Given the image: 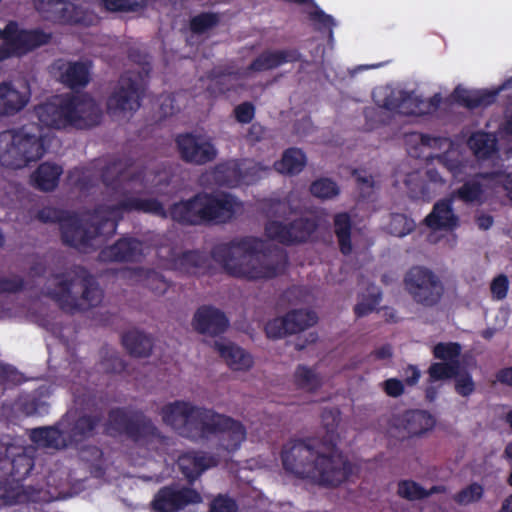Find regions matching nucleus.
Listing matches in <instances>:
<instances>
[{
  "label": "nucleus",
  "instance_id": "ddd939ff",
  "mask_svg": "<svg viewBox=\"0 0 512 512\" xmlns=\"http://www.w3.org/2000/svg\"><path fill=\"white\" fill-rule=\"evenodd\" d=\"M317 227L316 220L307 217L296 218L289 223L272 220L265 225V235L280 244L291 246L306 242Z\"/></svg>",
  "mask_w": 512,
  "mask_h": 512
},
{
  "label": "nucleus",
  "instance_id": "a211bd4d",
  "mask_svg": "<svg viewBox=\"0 0 512 512\" xmlns=\"http://www.w3.org/2000/svg\"><path fill=\"white\" fill-rule=\"evenodd\" d=\"M106 213L110 215L118 226V222L123 218L124 212H139L150 214L153 216L164 219L166 217L163 203L156 198H139V197H126L115 205H106Z\"/></svg>",
  "mask_w": 512,
  "mask_h": 512
},
{
  "label": "nucleus",
  "instance_id": "393cba45",
  "mask_svg": "<svg viewBox=\"0 0 512 512\" xmlns=\"http://www.w3.org/2000/svg\"><path fill=\"white\" fill-rule=\"evenodd\" d=\"M301 60V53L297 49L265 50L260 53L247 67L251 72L269 71L285 63Z\"/></svg>",
  "mask_w": 512,
  "mask_h": 512
},
{
  "label": "nucleus",
  "instance_id": "49530a36",
  "mask_svg": "<svg viewBox=\"0 0 512 512\" xmlns=\"http://www.w3.org/2000/svg\"><path fill=\"white\" fill-rule=\"evenodd\" d=\"M461 351L462 347L458 342H439L433 347L432 353L434 358L446 363H455L460 367Z\"/></svg>",
  "mask_w": 512,
  "mask_h": 512
},
{
  "label": "nucleus",
  "instance_id": "72a5a7b5",
  "mask_svg": "<svg viewBox=\"0 0 512 512\" xmlns=\"http://www.w3.org/2000/svg\"><path fill=\"white\" fill-rule=\"evenodd\" d=\"M63 169L60 165L44 162L34 171L31 178L34 186L44 192L53 191L59 184Z\"/></svg>",
  "mask_w": 512,
  "mask_h": 512
},
{
  "label": "nucleus",
  "instance_id": "a19ab883",
  "mask_svg": "<svg viewBox=\"0 0 512 512\" xmlns=\"http://www.w3.org/2000/svg\"><path fill=\"white\" fill-rule=\"evenodd\" d=\"M291 334H297L317 323L318 317L314 311L306 309H295L285 316Z\"/></svg>",
  "mask_w": 512,
  "mask_h": 512
},
{
  "label": "nucleus",
  "instance_id": "c85d7f7f",
  "mask_svg": "<svg viewBox=\"0 0 512 512\" xmlns=\"http://www.w3.org/2000/svg\"><path fill=\"white\" fill-rule=\"evenodd\" d=\"M213 458L203 453L188 452L179 456L177 465L187 482L192 485L194 481L209 467Z\"/></svg>",
  "mask_w": 512,
  "mask_h": 512
},
{
  "label": "nucleus",
  "instance_id": "3c124183",
  "mask_svg": "<svg viewBox=\"0 0 512 512\" xmlns=\"http://www.w3.org/2000/svg\"><path fill=\"white\" fill-rule=\"evenodd\" d=\"M310 193L320 199H331L340 193V189L333 180L319 178L311 183Z\"/></svg>",
  "mask_w": 512,
  "mask_h": 512
},
{
  "label": "nucleus",
  "instance_id": "4c0bfd02",
  "mask_svg": "<svg viewBox=\"0 0 512 512\" xmlns=\"http://www.w3.org/2000/svg\"><path fill=\"white\" fill-rule=\"evenodd\" d=\"M467 144L478 159H489L497 152V139L488 132H474L468 138Z\"/></svg>",
  "mask_w": 512,
  "mask_h": 512
},
{
  "label": "nucleus",
  "instance_id": "79ce46f5",
  "mask_svg": "<svg viewBox=\"0 0 512 512\" xmlns=\"http://www.w3.org/2000/svg\"><path fill=\"white\" fill-rule=\"evenodd\" d=\"M81 459L89 462V471L95 478H102L106 473V459L102 449L89 445L81 451Z\"/></svg>",
  "mask_w": 512,
  "mask_h": 512
},
{
  "label": "nucleus",
  "instance_id": "4d7b16f0",
  "mask_svg": "<svg viewBox=\"0 0 512 512\" xmlns=\"http://www.w3.org/2000/svg\"><path fill=\"white\" fill-rule=\"evenodd\" d=\"M456 195L460 200L466 203L476 202L480 200L483 195L482 185L475 180L467 181L457 189Z\"/></svg>",
  "mask_w": 512,
  "mask_h": 512
},
{
  "label": "nucleus",
  "instance_id": "1a4fd4ad",
  "mask_svg": "<svg viewBox=\"0 0 512 512\" xmlns=\"http://www.w3.org/2000/svg\"><path fill=\"white\" fill-rule=\"evenodd\" d=\"M106 205H98L87 213L82 220L75 212H70L60 228L61 240L64 245L87 252L93 248V240L97 237H111L116 233V223L106 213Z\"/></svg>",
  "mask_w": 512,
  "mask_h": 512
},
{
  "label": "nucleus",
  "instance_id": "e2e57ef3",
  "mask_svg": "<svg viewBox=\"0 0 512 512\" xmlns=\"http://www.w3.org/2000/svg\"><path fill=\"white\" fill-rule=\"evenodd\" d=\"M289 329L284 316L269 320L265 325V333L271 339H281L287 335H292Z\"/></svg>",
  "mask_w": 512,
  "mask_h": 512
},
{
  "label": "nucleus",
  "instance_id": "de8ad7c7",
  "mask_svg": "<svg viewBox=\"0 0 512 512\" xmlns=\"http://www.w3.org/2000/svg\"><path fill=\"white\" fill-rule=\"evenodd\" d=\"M106 12H137L146 6V0H96Z\"/></svg>",
  "mask_w": 512,
  "mask_h": 512
},
{
  "label": "nucleus",
  "instance_id": "2f4dec72",
  "mask_svg": "<svg viewBox=\"0 0 512 512\" xmlns=\"http://www.w3.org/2000/svg\"><path fill=\"white\" fill-rule=\"evenodd\" d=\"M215 350L223 358L227 365L237 371H246L253 366V357L243 348L233 344L214 343Z\"/></svg>",
  "mask_w": 512,
  "mask_h": 512
},
{
  "label": "nucleus",
  "instance_id": "bf43d9fd",
  "mask_svg": "<svg viewBox=\"0 0 512 512\" xmlns=\"http://www.w3.org/2000/svg\"><path fill=\"white\" fill-rule=\"evenodd\" d=\"M145 286L157 295H163L170 287V282L159 272L149 270L145 278Z\"/></svg>",
  "mask_w": 512,
  "mask_h": 512
},
{
  "label": "nucleus",
  "instance_id": "338daca9",
  "mask_svg": "<svg viewBox=\"0 0 512 512\" xmlns=\"http://www.w3.org/2000/svg\"><path fill=\"white\" fill-rule=\"evenodd\" d=\"M491 294L496 300H503L506 298L509 290V280L505 274L496 276L490 285Z\"/></svg>",
  "mask_w": 512,
  "mask_h": 512
},
{
  "label": "nucleus",
  "instance_id": "423d86ee",
  "mask_svg": "<svg viewBox=\"0 0 512 512\" xmlns=\"http://www.w3.org/2000/svg\"><path fill=\"white\" fill-rule=\"evenodd\" d=\"M65 276L64 273L55 274L56 287L48 288L46 293L63 311L69 313L85 311L101 303L103 292L94 276L86 268L76 266L72 270L70 279Z\"/></svg>",
  "mask_w": 512,
  "mask_h": 512
},
{
  "label": "nucleus",
  "instance_id": "412c9836",
  "mask_svg": "<svg viewBox=\"0 0 512 512\" xmlns=\"http://www.w3.org/2000/svg\"><path fill=\"white\" fill-rule=\"evenodd\" d=\"M192 326L196 332L203 335L219 336L229 327L226 314L213 305H202L193 315Z\"/></svg>",
  "mask_w": 512,
  "mask_h": 512
},
{
  "label": "nucleus",
  "instance_id": "4be33fe9",
  "mask_svg": "<svg viewBox=\"0 0 512 512\" xmlns=\"http://www.w3.org/2000/svg\"><path fill=\"white\" fill-rule=\"evenodd\" d=\"M53 68L59 74V81L71 90L85 88L90 82V62L58 59L54 62Z\"/></svg>",
  "mask_w": 512,
  "mask_h": 512
},
{
  "label": "nucleus",
  "instance_id": "a878e982",
  "mask_svg": "<svg viewBox=\"0 0 512 512\" xmlns=\"http://www.w3.org/2000/svg\"><path fill=\"white\" fill-rule=\"evenodd\" d=\"M40 491L32 486H24L8 475L0 480V501L5 505L27 504L36 502Z\"/></svg>",
  "mask_w": 512,
  "mask_h": 512
},
{
  "label": "nucleus",
  "instance_id": "c9c22d12",
  "mask_svg": "<svg viewBox=\"0 0 512 512\" xmlns=\"http://www.w3.org/2000/svg\"><path fill=\"white\" fill-rule=\"evenodd\" d=\"M121 340L124 348L133 357H148L152 352L153 339L142 331H128L122 335Z\"/></svg>",
  "mask_w": 512,
  "mask_h": 512
},
{
  "label": "nucleus",
  "instance_id": "4468645a",
  "mask_svg": "<svg viewBox=\"0 0 512 512\" xmlns=\"http://www.w3.org/2000/svg\"><path fill=\"white\" fill-rule=\"evenodd\" d=\"M202 501L201 493L195 488L170 484L157 491L151 501V508L154 512H179Z\"/></svg>",
  "mask_w": 512,
  "mask_h": 512
},
{
  "label": "nucleus",
  "instance_id": "9d476101",
  "mask_svg": "<svg viewBox=\"0 0 512 512\" xmlns=\"http://www.w3.org/2000/svg\"><path fill=\"white\" fill-rule=\"evenodd\" d=\"M147 83L138 71L123 72L106 100L108 114H133L139 110L146 95Z\"/></svg>",
  "mask_w": 512,
  "mask_h": 512
},
{
  "label": "nucleus",
  "instance_id": "c756f323",
  "mask_svg": "<svg viewBox=\"0 0 512 512\" xmlns=\"http://www.w3.org/2000/svg\"><path fill=\"white\" fill-rule=\"evenodd\" d=\"M425 224L432 230L454 229L458 225V217L453 212L452 201L443 199L436 202L426 216Z\"/></svg>",
  "mask_w": 512,
  "mask_h": 512
},
{
  "label": "nucleus",
  "instance_id": "aec40b11",
  "mask_svg": "<svg viewBox=\"0 0 512 512\" xmlns=\"http://www.w3.org/2000/svg\"><path fill=\"white\" fill-rule=\"evenodd\" d=\"M144 257L143 242L134 237H121L114 244L103 248L99 258L104 262L137 263Z\"/></svg>",
  "mask_w": 512,
  "mask_h": 512
},
{
  "label": "nucleus",
  "instance_id": "cd10ccee",
  "mask_svg": "<svg viewBox=\"0 0 512 512\" xmlns=\"http://www.w3.org/2000/svg\"><path fill=\"white\" fill-rule=\"evenodd\" d=\"M175 270L186 275H200L209 267L210 258L200 250H188L174 257L172 261Z\"/></svg>",
  "mask_w": 512,
  "mask_h": 512
},
{
  "label": "nucleus",
  "instance_id": "f704fd0d",
  "mask_svg": "<svg viewBox=\"0 0 512 512\" xmlns=\"http://www.w3.org/2000/svg\"><path fill=\"white\" fill-rule=\"evenodd\" d=\"M28 99L11 83L0 84V116H12L22 110Z\"/></svg>",
  "mask_w": 512,
  "mask_h": 512
},
{
  "label": "nucleus",
  "instance_id": "7c9ffc66",
  "mask_svg": "<svg viewBox=\"0 0 512 512\" xmlns=\"http://www.w3.org/2000/svg\"><path fill=\"white\" fill-rule=\"evenodd\" d=\"M425 100L413 93L401 92L398 98H386L383 106L390 111L405 116H422L426 114Z\"/></svg>",
  "mask_w": 512,
  "mask_h": 512
},
{
  "label": "nucleus",
  "instance_id": "5701e85b",
  "mask_svg": "<svg viewBox=\"0 0 512 512\" xmlns=\"http://www.w3.org/2000/svg\"><path fill=\"white\" fill-rule=\"evenodd\" d=\"M51 39V34L41 29H21L15 21V28L8 39L7 44L12 47L15 57H22L35 49L46 45Z\"/></svg>",
  "mask_w": 512,
  "mask_h": 512
},
{
  "label": "nucleus",
  "instance_id": "c03bdc74",
  "mask_svg": "<svg viewBox=\"0 0 512 512\" xmlns=\"http://www.w3.org/2000/svg\"><path fill=\"white\" fill-rule=\"evenodd\" d=\"M294 381L297 387L310 392L318 390L322 381L320 376L305 365H298L294 373Z\"/></svg>",
  "mask_w": 512,
  "mask_h": 512
},
{
  "label": "nucleus",
  "instance_id": "69168bd1",
  "mask_svg": "<svg viewBox=\"0 0 512 512\" xmlns=\"http://www.w3.org/2000/svg\"><path fill=\"white\" fill-rule=\"evenodd\" d=\"M236 121L240 124H249L255 117V106L249 101L237 105L233 110Z\"/></svg>",
  "mask_w": 512,
  "mask_h": 512
},
{
  "label": "nucleus",
  "instance_id": "0eeeda50",
  "mask_svg": "<svg viewBox=\"0 0 512 512\" xmlns=\"http://www.w3.org/2000/svg\"><path fill=\"white\" fill-rule=\"evenodd\" d=\"M45 153L43 129L36 123L0 132V164L6 168H24Z\"/></svg>",
  "mask_w": 512,
  "mask_h": 512
},
{
  "label": "nucleus",
  "instance_id": "774afa93",
  "mask_svg": "<svg viewBox=\"0 0 512 512\" xmlns=\"http://www.w3.org/2000/svg\"><path fill=\"white\" fill-rule=\"evenodd\" d=\"M237 504L234 499L228 496H217L210 505L209 512H236Z\"/></svg>",
  "mask_w": 512,
  "mask_h": 512
},
{
  "label": "nucleus",
  "instance_id": "052dcab7",
  "mask_svg": "<svg viewBox=\"0 0 512 512\" xmlns=\"http://www.w3.org/2000/svg\"><path fill=\"white\" fill-rule=\"evenodd\" d=\"M338 412L333 410H324L321 417L322 422L326 427V437L329 444L335 447L337 444L338 434L336 432L338 426Z\"/></svg>",
  "mask_w": 512,
  "mask_h": 512
},
{
  "label": "nucleus",
  "instance_id": "f03ea898",
  "mask_svg": "<svg viewBox=\"0 0 512 512\" xmlns=\"http://www.w3.org/2000/svg\"><path fill=\"white\" fill-rule=\"evenodd\" d=\"M211 257L235 278L248 281L270 280L286 273L287 252L278 247L263 249L261 239L245 236L215 245Z\"/></svg>",
  "mask_w": 512,
  "mask_h": 512
},
{
  "label": "nucleus",
  "instance_id": "9b49d317",
  "mask_svg": "<svg viewBox=\"0 0 512 512\" xmlns=\"http://www.w3.org/2000/svg\"><path fill=\"white\" fill-rule=\"evenodd\" d=\"M404 288L413 301L423 307L437 305L443 294L444 285L429 268L413 266L405 274Z\"/></svg>",
  "mask_w": 512,
  "mask_h": 512
},
{
  "label": "nucleus",
  "instance_id": "864d4df0",
  "mask_svg": "<svg viewBox=\"0 0 512 512\" xmlns=\"http://www.w3.org/2000/svg\"><path fill=\"white\" fill-rule=\"evenodd\" d=\"M458 372L459 367L455 363L434 362L428 368L429 380L431 382L451 379L456 377Z\"/></svg>",
  "mask_w": 512,
  "mask_h": 512
},
{
  "label": "nucleus",
  "instance_id": "6ab92c4d",
  "mask_svg": "<svg viewBox=\"0 0 512 512\" xmlns=\"http://www.w3.org/2000/svg\"><path fill=\"white\" fill-rule=\"evenodd\" d=\"M434 417L424 410H409L402 415L394 416L391 427L400 431L399 439L421 436L435 426Z\"/></svg>",
  "mask_w": 512,
  "mask_h": 512
},
{
  "label": "nucleus",
  "instance_id": "f257e3e1",
  "mask_svg": "<svg viewBox=\"0 0 512 512\" xmlns=\"http://www.w3.org/2000/svg\"><path fill=\"white\" fill-rule=\"evenodd\" d=\"M163 422L180 436L195 442L215 438L217 446L229 453L237 451L246 440L244 424L213 409L176 400L161 409Z\"/></svg>",
  "mask_w": 512,
  "mask_h": 512
},
{
  "label": "nucleus",
  "instance_id": "5fc2aeb1",
  "mask_svg": "<svg viewBox=\"0 0 512 512\" xmlns=\"http://www.w3.org/2000/svg\"><path fill=\"white\" fill-rule=\"evenodd\" d=\"M397 494L404 499L414 501L427 498L426 489L413 480L398 482Z\"/></svg>",
  "mask_w": 512,
  "mask_h": 512
},
{
  "label": "nucleus",
  "instance_id": "dca6fc26",
  "mask_svg": "<svg viewBox=\"0 0 512 512\" xmlns=\"http://www.w3.org/2000/svg\"><path fill=\"white\" fill-rule=\"evenodd\" d=\"M229 185L253 184L268 175L269 166L252 159H235L218 166Z\"/></svg>",
  "mask_w": 512,
  "mask_h": 512
},
{
  "label": "nucleus",
  "instance_id": "a18cd8bd",
  "mask_svg": "<svg viewBox=\"0 0 512 512\" xmlns=\"http://www.w3.org/2000/svg\"><path fill=\"white\" fill-rule=\"evenodd\" d=\"M494 189L502 188L506 196L512 200V172L506 173L502 170L482 172L477 175Z\"/></svg>",
  "mask_w": 512,
  "mask_h": 512
},
{
  "label": "nucleus",
  "instance_id": "b1692460",
  "mask_svg": "<svg viewBox=\"0 0 512 512\" xmlns=\"http://www.w3.org/2000/svg\"><path fill=\"white\" fill-rule=\"evenodd\" d=\"M512 87V78L503 82V84L495 91L488 90H468L461 86H457L452 97L454 101L468 109L485 108L492 105L496 101L498 93L502 90Z\"/></svg>",
  "mask_w": 512,
  "mask_h": 512
},
{
  "label": "nucleus",
  "instance_id": "ea45409f",
  "mask_svg": "<svg viewBox=\"0 0 512 512\" xmlns=\"http://www.w3.org/2000/svg\"><path fill=\"white\" fill-rule=\"evenodd\" d=\"M306 165V155L299 148H288L284 151L282 158L273 165L274 169L281 174L295 175L300 173Z\"/></svg>",
  "mask_w": 512,
  "mask_h": 512
},
{
  "label": "nucleus",
  "instance_id": "37998d69",
  "mask_svg": "<svg viewBox=\"0 0 512 512\" xmlns=\"http://www.w3.org/2000/svg\"><path fill=\"white\" fill-rule=\"evenodd\" d=\"M11 470L9 476L12 480L22 483L32 472L35 461L34 457L26 453L17 454L10 462Z\"/></svg>",
  "mask_w": 512,
  "mask_h": 512
},
{
  "label": "nucleus",
  "instance_id": "f3484780",
  "mask_svg": "<svg viewBox=\"0 0 512 512\" xmlns=\"http://www.w3.org/2000/svg\"><path fill=\"white\" fill-rule=\"evenodd\" d=\"M175 142L181 159L186 163L204 165L217 156L215 146L201 136L192 133L179 134Z\"/></svg>",
  "mask_w": 512,
  "mask_h": 512
},
{
  "label": "nucleus",
  "instance_id": "680f3d73",
  "mask_svg": "<svg viewBox=\"0 0 512 512\" xmlns=\"http://www.w3.org/2000/svg\"><path fill=\"white\" fill-rule=\"evenodd\" d=\"M101 369L108 374H119L126 369L125 361L115 352H107L100 361Z\"/></svg>",
  "mask_w": 512,
  "mask_h": 512
},
{
  "label": "nucleus",
  "instance_id": "09e8293b",
  "mask_svg": "<svg viewBox=\"0 0 512 512\" xmlns=\"http://www.w3.org/2000/svg\"><path fill=\"white\" fill-rule=\"evenodd\" d=\"M220 22V17L214 12H201L193 16L189 21V28L194 34H204L216 27Z\"/></svg>",
  "mask_w": 512,
  "mask_h": 512
},
{
  "label": "nucleus",
  "instance_id": "6e6552de",
  "mask_svg": "<svg viewBox=\"0 0 512 512\" xmlns=\"http://www.w3.org/2000/svg\"><path fill=\"white\" fill-rule=\"evenodd\" d=\"M104 431L109 437L124 439L144 448L162 443L165 438L143 410L128 406L113 407L108 411Z\"/></svg>",
  "mask_w": 512,
  "mask_h": 512
},
{
  "label": "nucleus",
  "instance_id": "20e7f679",
  "mask_svg": "<svg viewBox=\"0 0 512 512\" xmlns=\"http://www.w3.org/2000/svg\"><path fill=\"white\" fill-rule=\"evenodd\" d=\"M239 205L231 194L198 192L188 199L172 203L166 217L184 227L225 224L233 219Z\"/></svg>",
  "mask_w": 512,
  "mask_h": 512
},
{
  "label": "nucleus",
  "instance_id": "39448f33",
  "mask_svg": "<svg viewBox=\"0 0 512 512\" xmlns=\"http://www.w3.org/2000/svg\"><path fill=\"white\" fill-rule=\"evenodd\" d=\"M41 124L55 129H89L98 125L102 112L88 93L66 94L35 107Z\"/></svg>",
  "mask_w": 512,
  "mask_h": 512
},
{
  "label": "nucleus",
  "instance_id": "58836bf2",
  "mask_svg": "<svg viewBox=\"0 0 512 512\" xmlns=\"http://www.w3.org/2000/svg\"><path fill=\"white\" fill-rule=\"evenodd\" d=\"M334 233L336 235L340 252L348 256L352 253V220L347 212H341L334 215Z\"/></svg>",
  "mask_w": 512,
  "mask_h": 512
},
{
  "label": "nucleus",
  "instance_id": "603ef678",
  "mask_svg": "<svg viewBox=\"0 0 512 512\" xmlns=\"http://www.w3.org/2000/svg\"><path fill=\"white\" fill-rule=\"evenodd\" d=\"M415 228L413 219L402 213L391 214L388 229L390 234L397 237H404L411 233Z\"/></svg>",
  "mask_w": 512,
  "mask_h": 512
},
{
  "label": "nucleus",
  "instance_id": "6e6d98bb",
  "mask_svg": "<svg viewBox=\"0 0 512 512\" xmlns=\"http://www.w3.org/2000/svg\"><path fill=\"white\" fill-rule=\"evenodd\" d=\"M484 494L481 484L473 482L453 495V500L459 505H468L479 501Z\"/></svg>",
  "mask_w": 512,
  "mask_h": 512
},
{
  "label": "nucleus",
  "instance_id": "f8f14e48",
  "mask_svg": "<svg viewBox=\"0 0 512 512\" xmlns=\"http://www.w3.org/2000/svg\"><path fill=\"white\" fill-rule=\"evenodd\" d=\"M35 8L47 18L64 24L90 27L99 22L98 15L89 7L64 0H35Z\"/></svg>",
  "mask_w": 512,
  "mask_h": 512
},
{
  "label": "nucleus",
  "instance_id": "0e129e2a",
  "mask_svg": "<svg viewBox=\"0 0 512 512\" xmlns=\"http://www.w3.org/2000/svg\"><path fill=\"white\" fill-rule=\"evenodd\" d=\"M25 289V280L20 275L0 276V294H16Z\"/></svg>",
  "mask_w": 512,
  "mask_h": 512
},
{
  "label": "nucleus",
  "instance_id": "473e14b6",
  "mask_svg": "<svg viewBox=\"0 0 512 512\" xmlns=\"http://www.w3.org/2000/svg\"><path fill=\"white\" fill-rule=\"evenodd\" d=\"M31 440L39 446L56 450L70 446L66 430L62 431L57 426L33 429L31 432Z\"/></svg>",
  "mask_w": 512,
  "mask_h": 512
},
{
  "label": "nucleus",
  "instance_id": "13d9d810",
  "mask_svg": "<svg viewBox=\"0 0 512 512\" xmlns=\"http://www.w3.org/2000/svg\"><path fill=\"white\" fill-rule=\"evenodd\" d=\"M69 213L64 209L47 206L37 212L36 218L42 223H58L61 228Z\"/></svg>",
  "mask_w": 512,
  "mask_h": 512
},
{
  "label": "nucleus",
  "instance_id": "2eb2a0df",
  "mask_svg": "<svg viewBox=\"0 0 512 512\" xmlns=\"http://www.w3.org/2000/svg\"><path fill=\"white\" fill-rule=\"evenodd\" d=\"M101 180L106 187L119 189L125 183L144 184L145 170L137 169L130 157H114L101 171Z\"/></svg>",
  "mask_w": 512,
  "mask_h": 512
},
{
  "label": "nucleus",
  "instance_id": "e433bc0d",
  "mask_svg": "<svg viewBox=\"0 0 512 512\" xmlns=\"http://www.w3.org/2000/svg\"><path fill=\"white\" fill-rule=\"evenodd\" d=\"M425 177L426 179L419 183V191L408 187L412 198L429 201L433 194H435V189L438 187L442 188L446 184L445 179L435 168H428L425 172ZM410 182L411 179H408L406 185L409 186Z\"/></svg>",
  "mask_w": 512,
  "mask_h": 512
},
{
  "label": "nucleus",
  "instance_id": "8fccbe9b",
  "mask_svg": "<svg viewBox=\"0 0 512 512\" xmlns=\"http://www.w3.org/2000/svg\"><path fill=\"white\" fill-rule=\"evenodd\" d=\"M25 381L24 375L9 364H0V397L8 388L18 386Z\"/></svg>",
  "mask_w": 512,
  "mask_h": 512
},
{
  "label": "nucleus",
  "instance_id": "7ed1b4c3",
  "mask_svg": "<svg viewBox=\"0 0 512 512\" xmlns=\"http://www.w3.org/2000/svg\"><path fill=\"white\" fill-rule=\"evenodd\" d=\"M280 458L287 474L325 487H337L352 474V465L341 453H319L312 439L290 440L282 447Z\"/></svg>",
  "mask_w": 512,
  "mask_h": 512
},
{
  "label": "nucleus",
  "instance_id": "bb28decb",
  "mask_svg": "<svg viewBox=\"0 0 512 512\" xmlns=\"http://www.w3.org/2000/svg\"><path fill=\"white\" fill-rule=\"evenodd\" d=\"M101 423V416L97 414H83L77 417L66 430L70 446L78 447L86 440L94 437Z\"/></svg>",
  "mask_w": 512,
  "mask_h": 512
}]
</instances>
